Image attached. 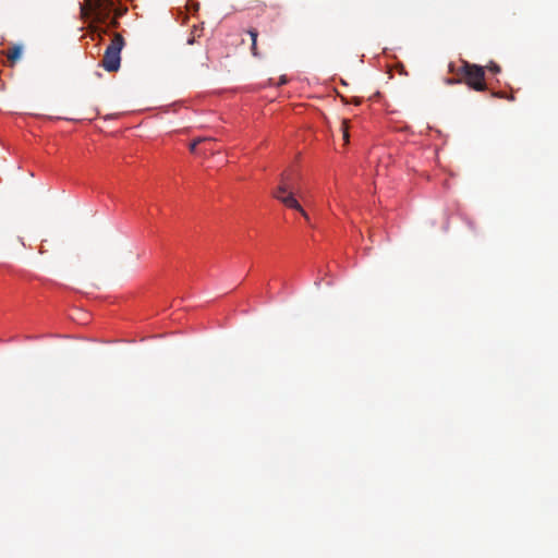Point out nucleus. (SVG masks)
Listing matches in <instances>:
<instances>
[{"label":"nucleus","mask_w":558,"mask_h":558,"mask_svg":"<svg viewBox=\"0 0 558 558\" xmlns=\"http://www.w3.org/2000/svg\"><path fill=\"white\" fill-rule=\"evenodd\" d=\"M113 12V0H85L81 5V13L84 17H90L93 23L106 24L108 26Z\"/></svg>","instance_id":"f257e3e1"},{"label":"nucleus","mask_w":558,"mask_h":558,"mask_svg":"<svg viewBox=\"0 0 558 558\" xmlns=\"http://www.w3.org/2000/svg\"><path fill=\"white\" fill-rule=\"evenodd\" d=\"M458 74L462 75L465 84L474 90H486L484 68L468 61H463L458 70Z\"/></svg>","instance_id":"20e7f679"},{"label":"nucleus","mask_w":558,"mask_h":558,"mask_svg":"<svg viewBox=\"0 0 558 558\" xmlns=\"http://www.w3.org/2000/svg\"><path fill=\"white\" fill-rule=\"evenodd\" d=\"M92 29H93V32H97V33L99 34V36H100L101 34H106V33H107V31H106V29H101V28H100V27H98V26H93V27H92Z\"/></svg>","instance_id":"ddd939ff"},{"label":"nucleus","mask_w":558,"mask_h":558,"mask_svg":"<svg viewBox=\"0 0 558 558\" xmlns=\"http://www.w3.org/2000/svg\"><path fill=\"white\" fill-rule=\"evenodd\" d=\"M125 45L120 33H114L110 45L106 48L101 65L108 72H117L121 64V50Z\"/></svg>","instance_id":"7ed1b4c3"},{"label":"nucleus","mask_w":558,"mask_h":558,"mask_svg":"<svg viewBox=\"0 0 558 558\" xmlns=\"http://www.w3.org/2000/svg\"><path fill=\"white\" fill-rule=\"evenodd\" d=\"M456 81L454 80H449V83H454Z\"/></svg>","instance_id":"2eb2a0df"},{"label":"nucleus","mask_w":558,"mask_h":558,"mask_svg":"<svg viewBox=\"0 0 558 558\" xmlns=\"http://www.w3.org/2000/svg\"><path fill=\"white\" fill-rule=\"evenodd\" d=\"M126 10H128L126 8H114L113 7V12H112L113 16L110 20L108 27H112V28L118 27V25H119L118 19L121 17L126 12Z\"/></svg>","instance_id":"423d86ee"},{"label":"nucleus","mask_w":558,"mask_h":558,"mask_svg":"<svg viewBox=\"0 0 558 558\" xmlns=\"http://www.w3.org/2000/svg\"><path fill=\"white\" fill-rule=\"evenodd\" d=\"M361 101L359 99H354V104L359 105Z\"/></svg>","instance_id":"4468645a"},{"label":"nucleus","mask_w":558,"mask_h":558,"mask_svg":"<svg viewBox=\"0 0 558 558\" xmlns=\"http://www.w3.org/2000/svg\"><path fill=\"white\" fill-rule=\"evenodd\" d=\"M348 128H349L348 126V120H342L341 121V129H342L343 140H344L345 143L349 142V137H350Z\"/></svg>","instance_id":"9d476101"},{"label":"nucleus","mask_w":558,"mask_h":558,"mask_svg":"<svg viewBox=\"0 0 558 558\" xmlns=\"http://www.w3.org/2000/svg\"><path fill=\"white\" fill-rule=\"evenodd\" d=\"M22 51L23 47L21 45H14L7 50L5 56L10 66H13L21 59Z\"/></svg>","instance_id":"39448f33"},{"label":"nucleus","mask_w":558,"mask_h":558,"mask_svg":"<svg viewBox=\"0 0 558 558\" xmlns=\"http://www.w3.org/2000/svg\"><path fill=\"white\" fill-rule=\"evenodd\" d=\"M216 140L215 138H211V137H198L196 140H194L191 144H190V150L191 153H194V154H199V149H197V146L199 144H207V143H214Z\"/></svg>","instance_id":"0eeeda50"},{"label":"nucleus","mask_w":558,"mask_h":558,"mask_svg":"<svg viewBox=\"0 0 558 558\" xmlns=\"http://www.w3.org/2000/svg\"><path fill=\"white\" fill-rule=\"evenodd\" d=\"M213 143H207L203 148L199 149V154L206 155L207 153L215 154L216 151L211 147Z\"/></svg>","instance_id":"9b49d317"},{"label":"nucleus","mask_w":558,"mask_h":558,"mask_svg":"<svg viewBox=\"0 0 558 558\" xmlns=\"http://www.w3.org/2000/svg\"><path fill=\"white\" fill-rule=\"evenodd\" d=\"M487 68L493 73H499L500 72V66L497 63H495V62H490Z\"/></svg>","instance_id":"f8f14e48"},{"label":"nucleus","mask_w":558,"mask_h":558,"mask_svg":"<svg viewBox=\"0 0 558 558\" xmlns=\"http://www.w3.org/2000/svg\"><path fill=\"white\" fill-rule=\"evenodd\" d=\"M247 34L250 35L251 37V40H252V46H251V51H252V54L254 57H258L259 53L257 51V37H258V32L255 29V28H251L247 31Z\"/></svg>","instance_id":"6e6552de"},{"label":"nucleus","mask_w":558,"mask_h":558,"mask_svg":"<svg viewBox=\"0 0 558 558\" xmlns=\"http://www.w3.org/2000/svg\"><path fill=\"white\" fill-rule=\"evenodd\" d=\"M201 33H202V29H198L197 26H194L193 27V31H192V34H191V37L187 39V44L189 45H192L195 43V39H196V36L199 37L201 36Z\"/></svg>","instance_id":"1a4fd4ad"},{"label":"nucleus","mask_w":558,"mask_h":558,"mask_svg":"<svg viewBox=\"0 0 558 558\" xmlns=\"http://www.w3.org/2000/svg\"><path fill=\"white\" fill-rule=\"evenodd\" d=\"M272 196L282 203L287 208L299 211L304 219L310 222L307 213L303 209L299 201L295 198L293 184L288 175H282L280 184L272 192Z\"/></svg>","instance_id":"f03ea898"}]
</instances>
